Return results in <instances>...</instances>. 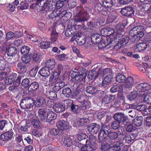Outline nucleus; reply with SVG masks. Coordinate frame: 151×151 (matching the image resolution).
I'll return each instance as SVG.
<instances>
[{
    "instance_id": "4be33fe9",
    "label": "nucleus",
    "mask_w": 151,
    "mask_h": 151,
    "mask_svg": "<svg viewBox=\"0 0 151 151\" xmlns=\"http://www.w3.org/2000/svg\"><path fill=\"white\" fill-rule=\"evenodd\" d=\"M127 108V109L131 108L134 109H137L139 111H142L146 109V106L145 105H140L137 106L136 105L133 104H127L126 105Z\"/></svg>"
},
{
    "instance_id": "0e129e2a",
    "label": "nucleus",
    "mask_w": 151,
    "mask_h": 151,
    "mask_svg": "<svg viewBox=\"0 0 151 151\" xmlns=\"http://www.w3.org/2000/svg\"><path fill=\"white\" fill-rule=\"evenodd\" d=\"M29 50V48L27 46L23 47L21 49V53L22 54L24 53L26 55L28 53Z\"/></svg>"
},
{
    "instance_id": "79ce46f5",
    "label": "nucleus",
    "mask_w": 151,
    "mask_h": 151,
    "mask_svg": "<svg viewBox=\"0 0 151 151\" xmlns=\"http://www.w3.org/2000/svg\"><path fill=\"white\" fill-rule=\"evenodd\" d=\"M102 4L103 6L106 9L110 8L113 6L112 0H104Z\"/></svg>"
},
{
    "instance_id": "39448f33",
    "label": "nucleus",
    "mask_w": 151,
    "mask_h": 151,
    "mask_svg": "<svg viewBox=\"0 0 151 151\" xmlns=\"http://www.w3.org/2000/svg\"><path fill=\"white\" fill-rule=\"evenodd\" d=\"M110 127L109 126L102 127L101 131L99 135V139L100 142L104 141L106 140V137L110 133L109 131Z\"/></svg>"
},
{
    "instance_id": "4d7b16f0",
    "label": "nucleus",
    "mask_w": 151,
    "mask_h": 151,
    "mask_svg": "<svg viewBox=\"0 0 151 151\" xmlns=\"http://www.w3.org/2000/svg\"><path fill=\"white\" fill-rule=\"evenodd\" d=\"M55 58L56 59L60 60H63L68 59V58L66 57V55L64 54H62L56 55Z\"/></svg>"
},
{
    "instance_id": "f257e3e1",
    "label": "nucleus",
    "mask_w": 151,
    "mask_h": 151,
    "mask_svg": "<svg viewBox=\"0 0 151 151\" xmlns=\"http://www.w3.org/2000/svg\"><path fill=\"white\" fill-rule=\"evenodd\" d=\"M144 28L141 25L136 26L129 31V35L132 37V41L137 42L140 40L144 35L143 32Z\"/></svg>"
},
{
    "instance_id": "20e7f679",
    "label": "nucleus",
    "mask_w": 151,
    "mask_h": 151,
    "mask_svg": "<svg viewBox=\"0 0 151 151\" xmlns=\"http://www.w3.org/2000/svg\"><path fill=\"white\" fill-rule=\"evenodd\" d=\"M47 6V3L43 0H37L36 3L31 5L30 8L31 9L38 10L39 9L43 10Z\"/></svg>"
},
{
    "instance_id": "3c124183",
    "label": "nucleus",
    "mask_w": 151,
    "mask_h": 151,
    "mask_svg": "<svg viewBox=\"0 0 151 151\" xmlns=\"http://www.w3.org/2000/svg\"><path fill=\"white\" fill-rule=\"evenodd\" d=\"M90 102L89 101H87V100L85 101L81 104V109L83 110L88 109L90 106Z\"/></svg>"
},
{
    "instance_id": "09e8293b",
    "label": "nucleus",
    "mask_w": 151,
    "mask_h": 151,
    "mask_svg": "<svg viewBox=\"0 0 151 151\" xmlns=\"http://www.w3.org/2000/svg\"><path fill=\"white\" fill-rule=\"evenodd\" d=\"M18 68L22 72H26V68L25 65L22 63H18L17 64Z\"/></svg>"
},
{
    "instance_id": "49530a36",
    "label": "nucleus",
    "mask_w": 151,
    "mask_h": 151,
    "mask_svg": "<svg viewBox=\"0 0 151 151\" xmlns=\"http://www.w3.org/2000/svg\"><path fill=\"white\" fill-rule=\"evenodd\" d=\"M26 40H31L32 41L37 42L38 41V39L36 38V37L34 35L32 36L29 35H27L24 36Z\"/></svg>"
},
{
    "instance_id": "de8ad7c7",
    "label": "nucleus",
    "mask_w": 151,
    "mask_h": 151,
    "mask_svg": "<svg viewBox=\"0 0 151 151\" xmlns=\"http://www.w3.org/2000/svg\"><path fill=\"white\" fill-rule=\"evenodd\" d=\"M124 139L127 143L129 144L134 140V138L132 135H130V134H127L125 135Z\"/></svg>"
},
{
    "instance_id": "5701e85b",
    "label": "nucleus",
    "mask_w": 151,
    "mask_h": 151,
    "mask_svg": "<svg viewBox=\"0 0 151 151\" xmlns=\"http://www.w3.org/2000/svg\"><path fill=\"white\" fill-rule=\"evenodd\" d=\"M125 82L124 86L126 88H131L134 84V79L130 76L128 77Z\"/></svg>"
},
{
    "instance_id": "ea45409f",
    "label": "nucleus",
    "mask_w": 151,
    "mask_h": 151,
    "mask_svg": "<svg viewBox=\"0 0 151 151\" xmlns=\"http://www.w3.org/2000/svg\"><path fill=\"white\" fill-rule=\"evenodd\" d=\"M89 120L88 118H83L80 119L78 120V125L81 126L86 125L89 123Z\"/></svg>"
},
{
    "instance_id": "72a5a7b5",
    "label": "nucleus",
    "mask_w": 151,
    "mask_h": 151,
    "mask_svg": "<svg viewBox=\"0 0 151 151\" xmlns=\"http://www.w3.org/2000/svg\"><path fill=\"white\" fill-rule=\"evenodd\" d=\"M143 118L141 116L136 117L132 121V123L137 126H139L143 123Z\"/></svg>"
},
{
    "instance_id": "473e14b6",
    "label": "nucleus",
    "mask_w": 151,
    "mask_h": 151,
    "mask_svg": "<svg viewBox=\"0 0 151 151\" xmlns=\"http://www.w3.org/2000/svg\"><path fill=\"white\" fill-rule=\"evenodd\" d=\"M50 70L46 67L41 69L39 71V74L42 76H47L50 74Z\"/></svg>"
},
{
    "instance_id": "e2e57ef3",
    "label": "nucleus",
    "mask_w": 151,
    "mask_h": 151,
    "mask_svg": "<svg viewBox=\"0 0 151 151\" xmlns=\"http://www.w3.org/2000/svg\"><path fill=\"white\" fill-rule=\"evenodd\" d=\"M87 97L85 94H83L78 99V101L81 103L87 100Z\"/></svg>"
},
{
    "instance_id": "423d86ee",
    "label": "nucleus",
    "mask_w": 151,
    "mask_h": 151,
    "mask_svg": "<svg viewBox=\"0 0 151 151\" xmlns=\"http://www.w3.org/2000/svg\"><path fill=\"white\" fill-rule=\"evenodd\" d=\"M33 99L32 98H26L22 99L20 106L22 109L29 108L32 109Z\"/></svg>"
},
{
    "instance_id": "8fccbe9b",
    "label": "nucleus",
    "mask_w": 151,
    "mask_h": 151,
    "mask_svg": "<svg viewBox=\"0 0 151 151\" xmlns=\"http://www.w3.org/2000/svg\"><path fill=\"white\" fill-rule=\"evenodd\" d=\"M20 6H19L17 7V9L18 10H23L24 9H27L28 7V4L22 1L20 3Z\"/></svg>"
},
{
    "instance_id": "6ab92c4d",
    "label": "nucleus",
    "mask_w": 151,
    "mask_h": 151,
    "mask_svg": "<svg viewBox=\"0 0 151 151\" xmlns=\"http://www.w3.org/2000/svg\"><path fill=\"white\" fill-rule=\"evenodd\" d=\"M56 126L58 128L61 130H66L69 128L68 123L64 121H60L57 123Z\"/></svg>"
},
{
    "instance_id": "f704fd0d",
    "label": "nucleus",
    "mask_w": 151,
    "mask_h": 151,
    "mask_svg": "<svg viewBox=\"0 0 151 151\" xmlns=\"http://www.w3.org/2000/svg\"><path fill=\"white\" fill-rule=\"evenodd\" d=\"M126 77L121 73H118L116 76V81L119 83H124L126 81Z\"/></svg>"
},
{
    "instance_id": "052dcab7",
    "label": "nucleus",
    "mask_w": 151,
    "mask_h": 151,
    "mask_svg": "<svg viewBox=\"0 0 151 151\" xmlns=\"http://www.w3.org/2000/svg\"><path fill=\"white\" fill-rule=\"evenodd\" d=\"M32 134L33 135L38 137L41 136L42 134L40 130L35 129L33 130Z\"/></svg>"
},
{
    "instance_id": "f8f14e48",
    "label": "nucleus",
    "mask_w": 151,
    "mask_h": 151,
    "mask_svg": "<svg viewBox=\"0 0 151 151\" xmlns=\"http://www.w3.org/2000/svg\"><path fill=\"white\" fill-rule=\"evenodd\" d=\"M14 135L13 131H8L2 134L0 136V139L3 141H9L12 139Z\"/></svg>"
},
{
    "instance_id": "58836bf2",
    "label": "nucleus",
    "mask_w": 151,
    "mask_h": 151,
    "mask_svg": "<svg viewBox=\"0 0 151 151\" xmlns=\"http://www.w3.org/2000/svg\"><path fill=\"white\" fill-rule=\"evenodd\" d=\"M62 92L65 96L68 97L71 95L72 91L70 88L67 87L63 88L62 90Z\"/></svg>"
},
{
    "instance_id": "7c9ffc66",
    "label": "nucleus",
    "mask_w": 151,
    "mask_h": 151,
    "mask_svg": "<svg viewBox=\"0 0 151 151\" xmlns=\"http://www.w3.org/2000/svg\"><path fill=\"white\" fill-rule=\"evenodd\" d=\"M147 47V44L145 42H141L138 43L136 46V51L141 52L145 50Z\"/></svg>"
},
{
    "instance_id": "393cba45",
    "label": "nucleus",
    "mask_w": 151,
    "mask_h": 151,
    "mask_svg": "<svg viewBox=\"0 0 151 151\" xmlns=\"http://www.w3.org/2000/svg\"><path fill=\"white\" fill-rule=\"evenodd\" d=\"M91 41L93 44L99 42L101 40V36L97 33L93 34L91 37Z\"/></svg>"
},
{
    "instance_id": "69168bd1",
    "label": "nucleus",
    "mask_w": 151,
    "mask_h": 151,
    "mask_svg": "<svg viewBox=\"0 0 151 151\" xmlns=\"http://www.w3.org/2000/svg\"><path fill=\"white\" fill-rule=\"evenodd\" d=\"M108 135L111 139L113 140L115 139L118 136L117 134L115 132H110Z\"/></svg>"
},
{
    "instance_id": "864d4df0",
    "label": "nucleus",
    "mask_w": 151,
    "mask_h": 151,
    "mask_svg": "<svg viewBox=\"0 0 151 151\" xmlns=\"http://www.w3.org/2000/svg\"><path fill=\"white\" fill-rule=\"evenodd\" d=\"M71 111L74 112L78 113L80 112V108L77 105L73 104L70 106Z\"/></svg>"
},
{
    "instance_id": "a18cd8bd",
    "label": "nucleus",
    "mask_w": 151,
    "mask_h": 151,
    "mask_svg": "<svg viewBox=\"0 0 151 151\" xmlns=\"http://www.w3.org/2000/svg\"><path fill=\"white\" fill-rule=\"evenodd\" d=\"M38 115L41 120L44 119L45 117L46 111L45 109H40L38 112Z\"/></svg>"
},
{
    "instance_id": "a211bd4d",
    "label": "nucleus",
    "mask_w": 151,
    "mask_h": 151,
    "mask_svg": "<svg viewBox=\"0 0 151 151\" xmlns=\"http://www.w3.org/2000/svg\"><path fill=\"white\" fill-rule=\"evenodd\" d=\"M114 119L118 121L124 123L127 119V116H125L122 113H118L115 114L114 116Z\"/></svg>"
},
{
    "instance_id": "a878e982",
    "label": "nucleus",
    "mask_w": 151,
    "mask_h": 151,
    "mask_svg": "<svg viewBox=\"0 0 151 151\" xmlns=\"http://www.w3.org/2000/svg\"><path fill=\"white\" fill-rule=\"evenodd\" d=\"M65 85V83L63 81H60L56 83L54 86L53 90L56 92H58Z\"/></svg>"
},
{
    "instance_id": "e433bc0d",
    "label": "nucleus",
    "mask_w": 151,
    "mask_h": 151,
    "mask_svg": "<svg viewBox=\"0 0 151 151\" xmlns=\"http://www.w3.org/2000/svg\"><path fill=\"white\" fill-rule=\"evenodd\" d=\"M38 83L35 82L31 83L29 86L28 90L29 91L32 92L36 91L39 87Z\"/></svg>"
},
{
    "instance_id": "bf43d9fd",
    "label": "nucleus",
    "mask_w": 151,
    "mask_h": 151,
    "mask_svg": "<svg viewBox=\"0 0 151 151\" xmlns=\"http://www.w3.org/2000/svg\"><path fill=\"white\" fill-rule=\"evenodd\" d=\"M86 41L85 37L82 38L80 37L79 38L76 40L77 43L79 45H82L85 44Z\"/></svg>"
},
{
    "instance_id": "1a4fd4ad",
    "label": "nucleus",
    "mask_w": 151,
    "mask_h": 151,
    "mask_svg": "<svg viewBox=\"0 0 151 151\" xmlns=\"http://www.w3.org/2000/svg\"><path fill=\"white\" fill-rule=\"evenodd\" d=\"M126 22L120 23L118 24L116 27V35L118 38H121L123 37L122 34L123 32L125 27L127 25Z\"/></svg>"
},
{
    "instance_id": "6e6d98bb",
    "label": "nucleus",
    "mask_w": 151,
    "mask_h": 151,
    "mask_svg": "<svg viewBox=\"0 0 151 151\" xmlns=\"http://www.w3.org/2000/svg\"><path fill=\"white\" fill-rule=\"evenodd\" d=\"M22 60L23 63H27L30 61L31 57L28 55H24L22 57Z\"/></svg>"
},
{
    "instance_id": "0eeeda50",
    "label": "nucleus",
    "mask_w": 151,
    "mask_h": 151,
    "mask_svg": "<svg viewBox=\"0 0 151 151\" xmlns=\"http://www.w3.org/2000/svg\"><path fill=\"white\" fill-rule=\"evenodd\" d=\"M106 30L109 32H111L109 33V35L107 37V41L108 43L107 45H109L110 47H114L115 45L114 43L116 42L115 41L116 37L114 36L115 35L114 30L111 28H107Z\"/></svg>"
},
{
    "instance_id": "9b49d317",
    "label": "nucleus",
    "mask_w": 151,
    "mask_h": 151,
    "mask_svg": "<svg viewBox=\"0 0 151 151\" xmlns=\"http://www.w3.org/2000/svg\"><path fill=\"white\" fill-rule=\"evenodd\" d=\"M136 87L137 91L140 92L149 90L151 88V86L149 83H142L137 84Z\"/></svg>"
},
{
    "instance_id": "4468645a",
    "label": "nucleus",
    "mask_w": 151,
    "mask_h": 151,
    "mask_svg": "<svg viewBox=\"0 0 151 151\" xmlns=\"http://www.w3.org/2000/svg\"><path fill=\"white\" fill-rule=\"evenodd\" d=\"M100 128V126L96 123H94L90 124L87 127L88 131L91 134H96Z\"/></svg>"
},
{
    "instance_id": "680f3d73",
    "label": "nucleus",
    "mask_w": 151,
    "mask_h": 151,
    "mask_svg": "<svg viewBox=\"0 0 151 151\" xmlns=\"http://www.w3.org/2000/svg\"><path fill=\"white\" fill-rule=\"evenodd\" d=\"M14 36V34L12 32L10 31L7 32L6 35V40H11Z\"/></svg>"
},
{
    "instance_id": "412c9836",
    "label": "nucleus",
    "mask_w": 151,
    "mask_h": 151,
    "mask_svg": "<svg viewBox=\"0 0 151 151\" xmlns=\"http://www.w3.org/2000/svg\"><path fill=\"white\" fill-rule=\"evenodd\" d=\"M65 109V106L60 103L55 104L53 107V110L56 112H61Z\"/></svg>"
},
{
    "instance_id": "7ed1b4c3",
    "label": "nucleus",
    "mask_w": 151,
    "mask_h": 151,
    "mask_svg": "<svg viewBox=\"0 0 151 151\" xmlns=\"http://www.w3.org/2000/svg\"><path fill=\"white\" fill-rule=\"evenodd\" d=\"M77 9L78 11H79V12L74 17L73 19L74 22L78 23L86 20L88 18L87 13L85 12L83 9L80 7H78Z\"/></svg>"
},
{
    "instance_id": "a19ab883",
    "label": "nucleus",
    "mask_w": 151,
    "mask_h": 151,
    "mask_svg": "<svg viewBox=\"0 0 151 151\" xmlns=\"http://www.w3.org/2000/svg\"><path fill=\"white\" fill-rule=\"evenodd\" d=\"M58 37V33L56 32V30L53 29L51 33V40L52 42H54L56 41Z\"/></svg>"
},
{
    "instance_id": "4c0bfd02",
    "label": "nucleus",
    "mask_w": 151,
    "mask_h": 151,
    "mask_svg": "<svg viewBox=\"0 0 151 151\" xmlns=\"http://www.w3.org/2000/svg\"><path fill=\"white\" fill-rule=\"evenodd\" d=\"M137 96V93L135 91L131 92L129 95L127 96L128 100L132 102L135 101V99Z\"/></svg>"
},
{
    "instance_id": "13d9d810",
    "label": "nucleus",
    "mask_w": 151,
    "mask_h": 151,
    "mask_svg": "<svg viewBox=\"0 0 151 151\" xmlns=\"http://www.w3.org/2000/svg\"><path fill=\"white\" fill-rule=\"evenodd\" d=\"M29 81L28 79L26 78L23 79L21 83V85L24 88H27L29 85Z\"/></svg>"
},
{
    "instance_id": "338daca9",
    "label": "nucleus",
    "mask_w": 151,
    "mask_h": 151,
    "mask_svg": "<svg viewBox=\"0 0 151 151\" xmlns=\"http://www.w3.org/2000/svg\"><path fill=\"white\" fill-rule=\"evenodd\" d=\"M32 58L34 61H37L40 59L41 58L39 54L34 53L32 55Z\"/></svg>"
},
{
    "instance_id": "b1692460",
    "label": "nucleus",
    "mask_w": 151,
    "mask_h": 151,
    "mask_svg": "<svg viewBox=\"0 0 151 151\" xmlns=\"http://www.w3.org/2000/svg\"><path fill=\"white\" fill-rule=\"evenodd\" d=\"M86 75V70H83L82 72L79 74L77 75L74 81L77 82H80L83 79H85Z\"/></svg>"
},
{
    "instance_id": "c85d7f7f",
    "label": "nucleus",
    "mask_w": 151,
    "mask_h": 151,
    "mask_svg": "<svg viewBox=\"0 0 151 151\" xmlns=\"http://www.w3.org/2000/svg\"><path fill=\"white\" fill-rule=\"evenodd\" d=\"M100 71L99 72V76L101 77H102L105 75L106 74H113L112 73V70L110 68H106L104 70H101V66L100 69Z\"/></svg>"
},
{
    "instance_id": "5fc2aeb1",
    "label": "nucleus",
    "mask_w": 151,
    "mask_h": 151,
    "mask_svg": "<svg viewBox=\"0 0 151 151\" xmlns=\"http://www.w3.org/2000/svg\"><path fill=\"white\" fill-rule=\"evenodd\" d=\"M111 147L112 148V147L110 146V145L108 144L107 143L105 142L102 143L101 149L103 151L109 150V149H110Z\"/></svg>"
},
{
    "instance_id": "dca6fc26",
    "label": "nucleus",
    "mask_w": 151,
    "mask_h": 151,
    "mask_svg": "<svg viewBox=\"0 0 151 151\" xmlns=\"http://www.w3.org/2000/svg\"><path fill=\"white\" fill-rule=\"evenodd\" d=\"M59 74L56 71L53 72L50 76L49 80V86H51V84L55 83L58 81Z\"/></svg>"
},
{
    "instance_id": "2eb2a0df",
    "label": "nucleus",
    "mask_w": 151,
    "mask_h": 151,
    "mask_svg": "<svg viewBox=\"0 0 151 151\" xmlns=\"http://www.w3.org/2000/svg\"><path fill=\"white\" fill-rule=\"evenodd\" d=\"M50 133L55 141H58L60 139L61 134L60 133V131L58 129H51Z\"/></svg>"
},
{
    "instance_id": "f03ea898",
    "label": "nucleus",
    "mask_w": 151,
    "mask_h": 151,
    "mask_svg": "<svg viewBox=\"0 0 151 151\" xmlns=\"http://www.w3.org/2000/svg\"><path fill=\"white\" fill-rule=\"evenodd\" d=\"M96 138L95 136L91 135H89L88 139L86 141V145L81 147V151H86L90 149H96Z\"/></svg>"
},
{
    "instance_id": "9d476101",
    "label": "nucleus",
    "mask_w": 151,
    "mask_h": 151,
    "mask_svg": "<svg viewBox=\"0 0 151 151\" xmlns=\"http://www.w3.org/2000/svg\"><path fill=\"white\" fill-rule=\"evenodd\" d=\"M101 67V65H99L97 66L96 70L93 69L90 71L88 73V78L90 80H93L95 79L98 76H99L100 78V76H99V72L100 71V69Z\"/></svg>"
},
{
    "instance_id": "cd10ccee",
    "label": "nucleus",
    "mask_w": 151,
    "mask_h": 151,
    "mask_svg": "<svg viewBox=\"0 0 151 151\" xmlns=\"http://www.w3.org/2000/svg\"><path fill=\"white\" fill-rule=\"evenodd\" d=\"M8 77L12 80V81L13 83L15 80L17 78H17L16 81V83H17L16 85L17 86H18L19 84L20 83V80L21 79V78L22 77H21L20 76H19L17 77V75L15 73H12V74L9 76Z\"/></svg>"
},
{
    "instance_id": "603ef678",
    "label": "nucleus",
    "mask_w": 151,
    "mask_h": 151,
    "mask_svg": "<svg viewBox=\"0 0 151 151\" xmlns=\"http://www.w3.org/2000/svg\"><path fill=\"white\" fill-rule=\"evenodd\" d=\"M96 89V88L94 87L89 86L86 88V91L89 94H93L95 93Z\"/></svg>"
},
{
    "instance_id": "2f4dec72",
    "label": "nucleus",
    "mask_w": 151,
    "mask_h": 151,
    "mask_svg": "<svg viewBox=\"0 0 151 151\" xmlns=\"http://www.w3.org/2000/svg\"><path fill=\"white\" fill-rule=\"evenodd\" d=\"M62 141L64 145L67 147L70 146L73 143L72 138L70 137L63 138Z\"/></svg>"
},
{
    "instance_id": "ddd939ff",
    "label": "nucleus",
    "mask_w": 151,
    "mask_h": 151,
    "mask_svg": "<svg viewBox=\"0 0 151 151\" xmlns=\"http://www.w3.org/2000/svg\"><path fill=\"white\" fill-rule=\"evenodd\" d=\"M140 97L141 102H145L148 104H151V93H143L140 94Z\"/></svg>"
},
{
    "instance_id": "37998d69",
    "label": "nucleus",
    "mask_w": 151,
    "mask_h": 151,
    "mask_svg": "<svg viewBox=\"0 0 151 151\" xmlns=\"http://www.w3.org/2000/svg\"><path fill=\"white\" fill-rule=\"evenodd\" d=\"M40 47L41 49H47L50 46V42H49L43 41L41 42L40 45Z\"/></svg>"
},
{
    "instance_id": "aec40b11",
    "label": "nucleus",
    "mask_w": 151,
    "mask_h": 151,
    "mask_svg": "<svg viewBox=\"0 0 151 151\" xmlns=\"http://www.w3.org/2000/svg\"><path fill=\"white\" fill-rule=\"evenodd\" d=\"M113 74H109L104 78L102 82V86L106 87L109 83L113 81Z\"/></svg>"
},
{
    "instance_id": "c756f323",
    "label": "nucleus",
    "mask_w": 151,
    "mask_h": 151,
    "mask_svg": "<svg viewBox=\"0 0 151 151\" xmlns=\"http://www.w3.org/2000/svg\"><path fill=\"white\" fill-rule=\"evenodd\" d=\"M45 64V67L52 70L54 68L55 63L54 59H51L47 60Z\"/></svg>"
},
{
    "instance_id": "c9c22d12",
    "label": "nucleus",
    "mask_w": 151,
    "mask_h": 151,
    "mask_svg": "<svg viewBox=\"0 0 151 151\" xmlns=\"http://www.w3.org/2000/svg\"><path fill=\"white\" fill-rule=\"evenodd\" d=\"M16 49L14 47H11L9 48L6 51V53L9 56H12L14 55H17V54H16Z\"/></svg>"
},
{
    "instance_id": "6e6552de",
    "label": "nucleus",
    "mask_w": 151,
    "mask_h": 151,
    "mask_svg": "<svg viewBox=\"0 0 151 151\" xmlns=\"http://www.w3.org/2000/svg\"><path fill=\"white\" fill-rule=\"evenodd\" d=\"M50 101H49L47 100L42 97H40L37 98L36 101H34L33 100V103H32V107L33 105L37 107L42 106L43 105H49Z\"/></svg>"
},
{
    "instance_id": "c03bdc74",
    "label": "nucleus",
    "mask_w": 151,
    "mask_h": 151,
    "mask_svg": "<svg viewBox=\"0 0 151 151\" xmlns=\"http://www.w3.org/2000/svg\"><path fill=\"white\" fill-rule=\"evenodd\" d=\"M83 85L82 84H79L78 85L75 91L76 95L81 94L83 93Z\"/></svg>"
},
{
    "instance_id": "f3484780",
    "label": "nucleus",
    "mask_w": 151,
    "mask_h": 151,
    "mask_svg": "<svg viewBox=\"0 0 151 151\" xmlns=\"http://www.w3.org/2000/svg\"><path fill=\"white\" fill-rule=\"evenodd\" d=\"M121 12L123 15L125 16H130L133 14L134 10L132 7H127L122 8Z\"/></svg>"
},
{
    "instance_id": "774afa93",
    "label": "nucleus",
    "mask_w": 151,
    "mask_h": 151,
    "mask_svg": "<svg viewBox=\"0 0 151 151\" xmlns=\"http://www.w3.org/2000/svg\"><path fill=\"white\" fill-rule=\"evenodd\" d=\"M87 137V135L86 134L83 133L77 135L78 139L80 141L85 139Z\"/></svg>"
},
{
    "instance_id": "bb28decb",
    "label": "nucleus",
    "mask_w": 151,
    "mask_h": 151,
    "mask_svg": "<svg viewBox=\"0 0 151 151\" xmlns=\"http://www.w3.org/2000/svg\"><path fill=\"white\" fill-rule=\"evenodd\" d=\"M57 117L56 114L53 111L49 110L47 113V121L50 122L52 120L56 119Z\"/></svg>"
}]
</instances>
